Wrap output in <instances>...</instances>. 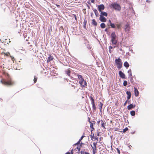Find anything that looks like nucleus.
I'll return each mask as SVG.
<instances>
[{
  "instance_id": "obj_17",
  "label": "nucleus",
  "mask_w": 154,
  "mask_h": 154,
  "mask_svg": "<svg viewBox=\"0 0 154 154\" xmlns=\"http://www.w3.org/2000/svg\"><path fill=\"white\" fill-rule=\"evenodd\" d=\"M32 45H30L29 46H27L26 47V50L27 51H31L32 50Z\"/></svg>"
},
{
  "instance_id": "obj_47",
  "label": "nucleus",
  "mask_w": 154,
  "mask_h": 154,
  "mask_svg": "<svg viewBox=\"0 0 154 154\" xmlns=\"http://www.w3.org/2000/svg\"><path fill=\"white\" fill-rule=\"evenodd\" d=\"M94 11V12H95V14H96V11H97V10H95Z\"/></svg>"
},
{
  "instance_id": "obj_42",
  "label": "nucleus",
  "mask_w": 154,
  "mask_h": 154,
  "mask_svg": "<svg viewBox=\"0 0 154 154\" xmlns=\"http://www.w3.org/2000/svg\"><path fill=\"white\" fill-rule=\"evenodd\" d=\"M74 15V16L75 17V19L76 20H77V17H76V15H75V14H74L73 15Z\"/></svg>"
},
{
  "instance_id": "obj_30",
  "label": "nucleus",
  "mask_w": 154,
  "mask_h": 154,
  "mask_svg": "<svg viewBox=\"0 0 154 154\" xmlns=\"http://www.w3.org/2000/svg\"><path fill=\"white\" fill-rule=\"evenodd\" d=\"M130 113L132 116H134L135 115V112L134 111H132Z\"/></svg>"
},
{
  "instance_id": "obj_54",
  "label": "nucleus",
  "mask_w": 154,
  "mask_h": 154,
  "mask_svg": "<svg viewBox=\"0 0 154 154\" xmlns=\"http://www.w3.org/2000/svg\"><path fill=\"white\" fill-rule=\"evenodd\" d=\"M28 44H30V43H29V42H28Z\"/></svg>"
},
{
  "instance_id": "obj_39",
  "label": "nucleus",
  "mask_w": 154,
  "mask_h": 154,
  "mask_svg": "<svg viewBox=\"0 0 154 154\" xmlns=\"http://www.w3.org/2000/svg\"><path fill=\"white\" fill-rule=\"evenodd\" d=\"M84 137V136H82L81 137L80 139V140H79V141L78 142V143H80V142L81 141V140H82V139Z\"/></svg>"
},
{
  "instance_id": "obj_28",
  "label": "nucleus",
  "mask_w": 154,
  "mask_h": 154,
  "mask_svg": "<svg viewBox=\"0 0 154 154\" xmlns=\"http://www.w3.org/2000/svg\"><path fill=\"white\" fill-rule=\"evenodd\" d=\"M100 27L101 28H104L105 27H106V25L105 24V23H101V24H100Z\"/></svg>"
},
{
  "instance_id": "obj_16",
  "label": "nucleus",
  "mask_w": 154,
  "mask_h": 154,
  "mask_svg": "<svg viewBox=\"0 0 154 154\" xmlns=\"http://www.w3.org/2000/svg\"><path fill=\"white\" fill-rule=\"evenodd\" d=\"M135 105H133L132 104H131L129 105L127 107V109L128 110L131 109L132 108H134L135 107Z\"/></svg>"
},
{
  "instance_id": "obj_35",
  "label": "nucleus",
  "mask_w": 154,
  "mask_h": 154,
  "mask_svg": "<svg viewBox=\"0 0 154 154\" xmlns=\"http://www.w3.org/2000/svg\"><path fill=\"white\" fill-rule=\"evenodd\" d=\"M37 78L35 76H34V79L33 80L34 83H35L37 81Z\"/></svg>"
},
{
  "instance_id": "obj_23",
  "label": "nucleus",
  "mask_w": 154,
  "mask_h": 154,
  "mask_svg": "<svg viewBox=\"0 0 154 154\" xmlns=\"http://www.w3.org/2000/svg\"><path fill=\"white\" fill-rule=\"evenodd\" d=\"M2 54H4L5 55V56H6L7 57H8L10 55V53L8 52L6 53L3 52L2 53Z\"/></svg>"
},
{
  "instance_id": "obj_1",
  "label": "nucleus",
  "mask_w": 154,
  "mask_h": 154,
  "mask_svg": "<svg viewBox=\"0 0 154 154\" xmlns=\"http://www.w3.org/2000/svg\"><path fill=\"white\" fill-rule=\"evenodd\" d=\"M6 75L8 77L7 80L4 79H2L0 80V82L3 85L6 86H11L14 85V82L10 78L9 75L8 73L6 74Z\"/></svg>"
},
{
  "instance_id": "obj_49",
  "label": "nucleus",
  "mask_w": 154,
  "mask_h": 154,
  "mask_svg": "<svg viewBox=\"0 0 154 154\" xmlns=\"http://www.w3.org/2000/svg\"><path fill=\"white\" fill-rule=\"evenodd\" d=\"M94 2V0H92V1H91V2H93H93Z\"/></svg>"
},
{
  "instance_id": "obj_11",
  "label": "nucleus",
  "mask_w": 154,
  "mask_h": 154,
  "mask_svg": "<svg viewBox=\"0 0 154 154\" xmlns=\"http://www.w3.org/2000/svg\"><path fill=\"white\" fill-rule=\"evenodd\" d=\"M49 56L48 57V59L47 60V63H49L51 61L53 60L54 59V57L53 56H52L51 55L49 54Z\"/></svg>"
},
{
  "instance_id": "obj_45",
  "label": "nucleus",
  "mask_w": 154,
  "mask_h": 154,
  "mask_svg": "<svg viewBox=\"0 0 154 154\" xmlns=\"http://www.w3.org/2000/svg\"><path fill=\"white\" fill-rule=\"evenodd\" d=\"M84 154H90L88 152H85L84 153Z\"/></svg>"
},
{
  "instance_id": "obj_20",
  "label": "nucleus",
  "mask_w": 154,
  "mask_h": 154,
  "mask_svg": "<svg viewBox=\"0 0 154 154\" xmlns=\"http://www.w3.org/2000/svg\"><path fill=\"white\" fill-rule=\"evenodd\" d=\"M92 24L95 26L97 25V22H96L95 19H93L92 20Z\"/></svg>"
},
{
  "instance_id": "obj_37",
  "label": "nucleus",
  "mask_w": 154,
  "mask_h": 154,
  "mask_svg": "<svg viewBox=\"0 0 154 154\" xmlns=\"http://www.w3.org/2000/svg\"><path fill=\"white\" fill-rule=\"evenodd\" d=\"M128 130V128H126L124 129H123V132H125Z\"/></svg>"
},
{
  "instance_id": "obj_50",
  "label": "nucleus",
  "mask_w": 154,
  "mask_h": 154,
  "mask_svg": "<svg viewBox=\"0 0 154 154\" xmlns=\"http://www.w3.org/2000/svg\"><path fill=\"white\" fill-rule=\"evenodd\" d=\"M100 121H98V122H97V123H98V124H99V123H100Z\"/></svg>"
},
{
  "instance_id": "obj_32",
  "label": "nucleus",
  "mask_w": 154,
  "mask_h": 154,
  "mask_svg": "<svg viewBox=\"0 0 154 154\" xmlns=\"http://www.w3.org/2000/svg\"><path fill=\"white\" fill-rule=\"evenodd\" d=\"M123 85L124 86H126L127 85V82L126 81H124L123 82Z\"/></svg>"
},
{
  "instance_id": "obj_9",
  "label": "nucleus",
  "mask_w": 154,
  "mask_h": 154,
  "mask_svg": "<svg viewBox=\"0 0 154 154\" xmlns=\"http://www.w3.org/2000/svg\"><path fill=\"white\" fill-rule=\"evenodd\" d=\"M98 10L100 12L102 11V10H103L105 8V7L104 5L103 4L100 5H99L98 6Z\"/></svg>"
},
{
  "instance_id": "obj_21",
  "label": "nucleus",
  "mask_w": 154,
  "mask_h": 154,
  "mask_svg": "<svg viewBox=\"0 0 154 154\" xmlns=\"http://www.w3.org/2000/svg\"><path fill=\"white\" fill-rule=\"evenodd\" d=\"M66 73V74L68 75L69 76L70 75V73L71 72L69 69H67L65 71Z\"/></svg>"
},
{
  "instance_id": "obj_25",
  "label": "nucleus",
  "mask_w": 154,
  "mask_h": 154,
  "mask_svg": "<svg viewBox=\"0 0 154 154\" xmlns=\"http://www.w3.org/2000/svg\"><path fill=\"white\" fill-rule=\"evenodd\" d=\"M89 42L88 41H87V45L86 46H87V47L88 49L90 50L91 48V47L90 45L89 44Z\"/></svg>"
},
{
  "instance_id": "obj_33",
  "label": "nucleus",
  "mask_w": 154,
  "mask_h": 154,
  "mask_svg": "<svg viewBox=\"0 0 154 154\" xmlns=\"http://www.w3.org/2000/svg\"><path fill=\"white\" fill-rule=\"evenodd\" d=\"M78 85L77 83H74V84H71V86L72 87L74 88H75V87H76V86Z\"/></svg>"
},
{
  "instance_id": "obj_34",
  "label": "nucleus",
  "mask_w": 154,
  "mask_h": 154,
  "mask_svg": "<svg viewBox=\"0 0 154 154\" xmlns=\"http://www.w3.org/2000/svg\"><path fill=\"white\" fill-rule=\"evenodd\" d=\"M110 26L112 28H115L116 27L115 25L113 23H111V24H110Z\"/></svg>"
},
{
  "instance_id": "obj_26",
  "label": "nucleus",
  "mask_w": 154,
  "mask_h": 154,
  "mask_svg": "<svg viewBox=\"0 0 154 154\" xmlns=\"http://www.w3.org/2000/svg\"><path fill=\"white\" fill-rule=\"evenodd\" d=\"M77 75L78 76V79H79V80H80V79H84L81 75H80L78 74Z\"/></svg>"
},
{
  "instance_id": "obj_27",
  "label": "nucleus",
  "mask_w": 154,
  "mask_h": 154,
  "mask_svg": "<svg viewBox=\"0 0 154 154\" xmlns=\"http://www.w3.org/2000/svg\"><path fill=\"white\" fill-rule=\"evenodd\" d=\"M128 74H129V77L130 76H132V72H131V69H129L128 71Z\"/></svg>"
},
{
  "instance_id": "obj_52",
  "label": "nucleus",
  "mask_w": 154,
  "mask_h": 154,
  "mask_svg": "<svg viewBox=\"0 0 154 154\" xmlns=\"http://www.w3.org/2000/svg\"><path fill=\"white\" fill-rule=\"evenodd\" d=\"M128 103H129L130 102V101H128Z\"/></svg>"
},
{
  "instance_id": "obj_40",
  "label": "nucleus",
  "mask_w": 154,
  "mask_h": 154,
  "mask_svg": "<svg viewBox=\"0 0 154 154\" xmlns=\"http://www.w3.org/2000/svg\"><path fill=\"white\" fill-rule=\"evenodd\" d=\"M128 99H127V100H126L125 101V103H124V106H125L126 105L127 103H128Z\"/></svg>"
},
{
  "instance_id": "obj_44",
  "label": "nucleus",
  "mask_w": 154,
  "mask_h": 154,
  "mask_svg": "<svg viewBox=\"0 0 154 154\" xmlns=\"http://www.w3.org/2000/svg\"><path fill=\"white\" fill-rule=\"evenodd\" d=\"M56 5L57 6V7L58 8H60V6L58 5Z\"/></svg>"
},
{
  "instance_id": "obj_6",
  "label": "nucleus",
  "mask_w": 154,
  "mask_h": 154,
  "mask_svg": "<svg viewBox=\"0 0 154 154\" xmlns=\"http://www.w3.org/2000/svg\"><path fill=\"white\" fill-rule=\"evenodd\" d=\"M90 98L91 101V104L92 106L93 111H95L96 110V107L95 104L94 100L91 96L90 97Z\"/></svg>"
},
{
  "instance_id": "obj_8",
  "label": "nucleus",
  "mask_w": 154,
  "mask_h": 154,
  "mask_svg": "<svg viewBox=\"0 0 154 154\" xmlns=\"http://www.w3.org/2000/svg\"><path fill=\"white\" fill-rule=\"evenodd\" d=\"M88 122L90 123V127L91 128V131L92 132L94 130V128L93 127V125L95 124V122L94 121H93V123L91 122L90 121L89 117H88Z\"/></svg>"
},
{
  "instance_id": "obj_4",
  "label": "nucleus",
  "mask_w": 154,
  "mask_h": 154,
  "mask_svg": "<svg viewBox=\"0 0 154 154\" xmlns=\"http://www.w3.org/2000/svg\"><path fill=\"white\" fill-rule=\"evenodd\" d=\"M115 62L118 68L120 69L122 67V60L119 57L116 59Z\"/></svg>"
},
{
  "instance_id": "obj_14",
  "label": "nucleus",
  "mask_w": 154,
  "mask_h": 154,
  "mask_svg": "<svg viewBox=\"0 0 154 154\" xmlns=\"http://www.w3.org/2000/svg\"><path fill=\"white\" fill-rule=\"evenodd\" d=\"M134 92L135 96L136 97H137L139 95V92L138 91L137 89L135 87H134Z\"/></svg>"
},
{
  "instance_id": "obj_24",
  "label": "nucleus",
  "mask_w": 154,
  "mask_h": 154,
  "mask_svg": "<svg viewBox=\"0 0 154 154\" xmlns=\"http://www.w3.org/2000/svg\"><path fill=\"white\" fill-rule=\"evenodd\" d=\"M116 26L118 29H120L122 26V24L121 23L117 24H116Z\"/></svg>"
},
{
  "instance_id": "obj_19",
  "label": "nucleus",
  "mask_w": 154,
  "mask_h": 154,
  "mask_svg": "<svg viewBox=\"0 0 154 154\" xmlns=\"http://www.w3.org/2000/svg\"><path fill=\"white\" fill-rule=\"evenodd\" d=\"M101 13H100V15H102V16H106V17H107V13L105 12H103V11H101L100 12Z\"/></svg>"
},
{
  "instance_id": "obj_46",
  "label": "nucleus",
  "mask_w": 154,
  "mask_h": 154,
  "mask_svg": "<svg viewBox=\"0 0 154 154\" xmlns=\"http://www.w3.org/2000/svg\"><path fill=\"white\" fill-rule=\"evenodd\" d=\"M109 23L110 24H111V23H112V22H111V21L109 20Z\"/></svg>"
},
{
  "instance_id": "obj_38",
  "label": "nucleus",
  "mask_w": 154,
  "mask_h": 154,
  "mask_svg": "<svg viewBox=\"0 0 154 154\" xmlns=\"http://www.w3.org/2000/svg\"><path fill=\"white\" fill-rule=\"evenodd\" d=\"M91 132V134L90 135V137H91V139L92 140V138H93L94 136V134H92V132Z\"/></svg>"
},
{
  "instance_id": "obj_41",
  "label": "nucleus",
  "mask_w": 154,
  "mask_h": 154,
  "mask_svg": "<svg viewBox=\"0 0 154 154\" xmlns=\"http://www.w3.org/2000/svg\"><path fill=\"white\" fill-rule=\"evenodd\" d=\"M117 150V152L119 153V154H120V150H119V149L118 148H117L116 149Z\"/></svg>"
},
{
  "instance_id": "obj_18",
  "label": "nucleus",
  "mask_w": 154,
  "mask_h": 154,
  "mask_svg": "<svg viewBox=\"0 0 154 154\" xmlns=\"http://www.w3.org/2000/svg\"><path fill=\"white\" fill-rule=\"evenodd\" d=\"M101 122V127H103L104 128H106L105 127V125L106 124L105 122L104 121H103L102 120H101L100 121Z\"/></svg>"
},
{
  "instance_id": "obj_13",
  "label": "nucleus",
  "mask_w": 154,
  "mask_h": 154,
  "mask_svg": "<svg viewBox=\"0 0 154 154\" xmlns=\"http://www.w3.org/2000/svg\"><path fill=\"white\" fill-rule=\"evenodd\" d=\"M130 27L128 24H127L125 25V30L126 31H129L130 30Z\"/></svg>"
},
{
  "instance_id": "obj_53",
  "label": "nucleus",
  "mask_w": 154,
  "mask_h": 154,
  "mask_svg": "<svg viewBox=\"0 0 154 154\" xmlns=\"http://www.w3.org/2000/svg\"><path fill=\"white\" fill-rule=\"evenodd\" d=\"M107 30V29H105V31H106Z\"/></svg>"
},
{
  "instance_id": "obj_2",
  "label": "nucleus",
  "mask_w": 154,
  "mask_h": 154,
  "mask_svg": "<svg viewBox=\"0 0 154 154\" xmlns=\"http://www.w3.org/2000/svg\"><path fill=\"white\" fill-rule=\"evenodd\" d=\"M111 42L112 44L113 45H116L118 41L117 37L116 35L115 32H113L111 35Z\"/></svg>"
},
{
  "instance_id": "obj_51",
  "label": "nucleus",
  "mask_w": 154,
  "mask_h": 154,
  "mask_svg": "<svg viewBox=\"0 0 154 154\" xmlns=\"http://www.w3.org/2000/svg\"><path fill=\"white\" fill-rule=\"evenodd\" d=\"M72 150L71 151V154H73V153L72 152Z\"/></svg>"
},
{
  "instance_id": "obj_31",
  "label": "nucleus",
  "mask_w": 154,
  "mask_h": 154,
  "mask_svg": "<svg viewBox=\"0 0 154 154\" xmlns=\"http://www.w3.org/2000/svg\"><path fill=\"white\" fill-rule=\"evenodd\" d=\"M130 82L131 83H133V82H134V81L133 80V76H130Z\"/></svg>"
},
{
  "instance_id": "obj_7",
  "label": "nucleus",
  "mask_w": 154,
  "mask_h": 154,
  "mask_svg": "<svg viewBox=\"0 0 154 154\" xmlns=\"http://www.w3.org/2000/svg\"><path fill=\"white\" fill-rule=\"evenodd\" d=\"M93 146L92 145L91 146L93 149V154H95L96 152V150L97 149V143L94 142L93 143Z\"/></svg>"
},
{
  "instance_id": "obj_48",
  "label": "nucleus",
  "mask_w": 154,
  "mask_h": 154,
  "mask_svg": "<svg viewBox=\"0 0 154 154\" xmlns=\"http://www.w3.org/2000/svg\"><path fill=\"white\" fill-rule=\"evenodd\" d=\"M66 154H70V152H67Z\"/></svg>"
},
{
  "instance_id": "obj_15",
  "label": "nucleus",
  "mask_w": 154,
  "mask_h": 154,
  "mask_svg": "<svg viewBox=\"0 0 154 154\" xmlns=\"http://www.w3.org/2000/svg\"><path fill=\"white\" fill-rule=\"evenodd\" d=\"M126 94L127 95V99L128 100H129L131 97V93L129 91H127Z\"/></svg>"
},
{
  "instance_id": "obj_12",
  "label": "nucleus",
  "mask_w": 154,
  "mask_h": 154,
  "mask_svg": "<svg viewBox=\"0 0 154 154\" xmlns=\"http://www.w3.org/2000/svg\"><path fill=\"white\" fill-rule=\"evenodd\" d=\"M100 20L102 22H106V19L101 15H100Z\"/></svg>"
},
{
  "instance_id": "obj_3",
  "label": "nucleus",
  "mask_w": 154,
  "mask_h": 154,
  "mask_svg": "<svg viewBox=\"0 0 154 154\" xmlns=\"http://www.w3.org/2000/svg\"><path fill=\"white\" fill-rule=\"evenodd\" d=\"M110 7L118 11H120L121 9V7L120 5L116 3H114L111 4L110 5Z\"/></svg>"
},
{
  "instance_id": "obj_22",
  "label": "nucleus",
  "mask_w": 154,
  "mask_h": 154,
  "mask_svg": "<svg viewBox=\"0 0 154 154\" xmlns=\"http://www.w3.org/2000/svg\"><path fill=\"white\" fill-rule=\"evenodd\" d=\"M124 65L126 68H127L129 66V64L127 61L124 62Z\"/></svg>"
},
{
  "instance_id": "obj_5",
  "label": "nucleus",
  "mask_w": 154,
  "mask_h": 154,
  "mask_svg": "<svg viewBox=\"0 0 154 154\" xmlns=\"http://www.w3.org/2000/svg\"><path fill=\"white\" fill-rule=\"evenodd\" d=\"M79 83L81 85V87H87V83L86 81H85L84 79H80L79 81Z\"/></svg>"
},
{
  "instance_id": "obj_10",
  "label": "nucleus",
  "mask_w": 154,
  "mask_h": 154,
  "mask_svg": "<svg viewBox=\"0 0 154 154\" xmlns=\"http://www.w3.org/2000/svg\"><path fill=\"white\" fill-rule=\"evenodd\" d=\"M119 75L121 78L123 79H125V75L121 71H120L119 72Z\"/></svg>"
},
{
  "instance_id": "obj_36",
  "label": "nucleus",
  "mask_w": 154,
  "mask_h": 154,
  "mask_svg": "<svg viewBox=\"0 0 154 154\" xmlns=\"http://www.w3.org/2000/svg\"><path fill=\"white\" fill-rule=\"evenodd\" d=\"M113 47L111 46H110L109 47V51L110 53H111V49Z\"/></svg>"
},
{
  "instance_id": "obj_29",
  "label": "nucleus",
  "mask_w": 154,
  "mask_h": 154,
  "mask_svg": "<svg viewBox=\"0 0 154 154\" xmlns=\"http://www.w3.org/2000/svg\"><path fill=\"white\" fill-rule=\"evenodd\" d=\"M103 106V104L102 103H101V102H100V103L99 105V106L100 108V110H101L102 109Z\"/></svg>"
},
{
  "instance_id": "obj_43",
  "label": "nucleus",
  "mask_w": 154,
  "mask_h": 154,
  "mask_svg": "<svg viewBox=\"0 0 154 154\" xmlns=\"http://www.w3.org/2000/svg\"><path fill=\"white\" fill-rule=\"evenodd\" d=\"M10 57H11V60H12L14 61V57H12L11 56H10Z\"/></svg>"
}]
</instances>
